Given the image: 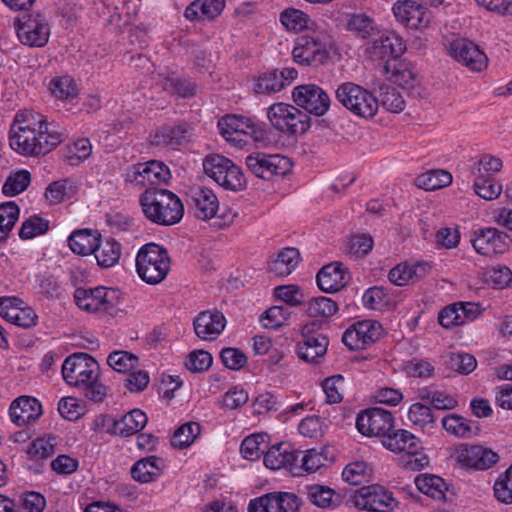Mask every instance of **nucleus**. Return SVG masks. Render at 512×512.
Instances as JSON below:
<instances>
[{
	"label": "nucleus",
	"instance_id": "obj_1",
	"mask_svg": "<svg viewBox=\"0 0 512 512\" xmlns=\"http://www.w3.org/2000/svg\"><path fill=\"white\" fill-rule=\"evenodd\" d=\"M10 148L23 157H40L62 142V134L51 130L43 116L30 110L18 111L8 132Z\"/></svg>",
	"mask_w": 512,
	"mask_h": 512
},
{
	"label": "nucleus",
	"instance_id": "obj_2",
	"mask_svg": "<svg viewBox=\"0 0 512 512\" xmlns=\"http://www.w3.org/2000/svg\"><path fill=\"white\" fill-rule=\"evenodd\" d=\"M63 380L69 386L86 390V397L98 402L106 395V388L98 383L100 366L86 353L68 356L61 367Z\"/></svg>",
	"mask_w": 512,
	"mask_h": 512
},
{
	"label": "nucleus",
	"instance_id": "obj_3",
	"mask_svg": "<svg viewBox=\"0 0 512 512\" xmlns=\"http://www.w3.org/2000/svg\"><path fill=\"white\" fill-rule=\"evenodd\" d=\"M140 204L145 217L158 225H174L182 219L184 214V206L180 198L167 189H145L140 197Z\"/></svg>",
	"mask_w": 512,
	"mask_h": 512
},
{
	"label": "nucleus",
	"instance_id": "obj_4",
	"mask_svg": "<svg viewBox=\"0 0 512 512\" xmlns=\"http://www.w3.org/2000/svg\"><path fill=\"white\" fill-rule=\"evenodd\" d=\"M170 270V257L167 250L155 243L140 248L136 255V271L147 284L162 282Z\"/></svg>",
	"mask_w": 512,
	"mask_h": 512
},
{
	"label": "nucleus",
	"instance_id": "obj_5",
	"mask_svg": "<svg viewBox=\"0 0 512 512\" xmlns=\"http://www.w3.org/2000/svg\"><path fill=\"white\" fill-rule=\"evenodd\" d=\"M382 445L393 453L404 454L403 465L407 470H421L428 464L422 442L411 432L399 429L382 439Z\"/></svg>",
	"mask_w": 512,
	"mask_h": 512
},
{
	"label": "nucleus",
	"instance_id": "obj_6",
	"mask_svg": "<svg viewBox=\"0 0 512 512\" xmlns=\"http://www.w3.org/2000/svg\"><path fill=\"white\" fill-rule=\"evenodd\" d=\"M330 35L325 29L317 27L296 39L292 54L294 60L302 65L318 66L329 58Z\"/></svg>",
	"mask_w": 512,
	"mask_h": 512
},
{
	"label": "nucleus",
	"instance_id": "obj_7",
	"mask_svg": "<svg viewBox=\"0 0 512 512\" xmlns=\"http://www.w3.org/2000/svg\"><path fill=\"white\" fill-rule=\"evenodd\" d=\"M336 100L354 115L372 118L378 111V99L353 82L341 83L335 90Z\"/></svg>",
	"mask_w": 512,
	"mask_h": 512
},
{
	"label": "nucleus",
	"instance_id": "obj_8",
	"mask_svg": "<svg viewBox=\"0 0 512 512\" xmlns=\"http://www.w3.org/2000/svg\"><path fill=\"white\" fill-rule=\"evenodd\" d=\"M271 125L289 135H302L310 128L309 116L294 105L278 102L270 105L266 112Z\"/></svg>",
	"mask_w": 512,
	"mask_h": 512
},
{
	"label": "nucleus",
	"instance_id": "obj_9",
	"mask_svg": "<svg viewBox=\"0 0 512 512\" xmlns=\"http://www.w3.org/2000/svg\"><path fill=\"white\" fill-rule=\"evenodd\" d=\"M203 169L219 186L227 190L239 191L246 186L241 168L222 155L206 156L203 160Z\"/></svg>",
	"mask_w": 512,
	"mask_h": 512
},
{
	"label": "nucleus",
	"instance_id": "obj_10",
	"mask_svg": "<svg viewBox=\"0 0 512 512\" xmlns=\"http://www.w3.org/2000/svg\"><path fill=\"white\" fill-rule=\"evenodd\" d=\"M74 299L80 309L89 313H111L120 302V292L103 286L78 288L75 290Z\"/></svg>",
	"mask_w": 512,
	"mask_h": 512
},
{
	"label": "nucleus",
	"instance_id": "obj_11",
	"mask_svg": "<svg viewBox=\"0 0 512 512\" xmlns=\"http://www.w3.org/2000/svg\"><path fill=\"white\" fill-rule=\"evenodd\" d=\"M17 37L30 47H42L49 39L50 29L46 19L40 13L23 14L15 21Z\"/></svg>",
	"mask_w": 512,
	"mask_h": 512
},
{
	"label": "nucleus",
	"instance_id": "obj_12",
	"mask_svg": "<svg viewBox=\"0 0 512 512\" xmlns=\"http://www.w3.org/2000/svg\"><path fill=\"white\" fill-rule=\"evenodd\" d=\"M220 134L229 142L241 144L246 142L243 137H250L254 141L264 139V131L251 119L238 115H226L218 121Z\"/></svg>",
	"mask_w": 512,
	"mask_h": 512
},
{
	"label": "nucleus",
	"instance_id": "obj_13",
	"mask_svg": "<svg viewBox=\"0 0 512 512\" xmlns=\"http://www.w3.org/2000/svg\"><path fill=\"white\" fill-rule=\"evenodd\" d=\"M353 505L369 512H392L397 501L393 494L380 485H370L360 488L352 497Z\"/></svg>",
	"mask_w": 512,
	"mask_h": 512
},
{
	"label": "nucleus",
	"instance_id": "obj_14",
	"mask_svg": "<svg viewBox=\"0 0 512 512\" xmlns=\"http://www.w3.org/2000/svg\"><path fill=\"white\" fill-rule=\"evenodd\" d=\"M395 418L392 412L374 407L360 412L356 419L358 431L368 437L384 439L394 428Z\"/></svg>",
	"mask_w": 512,
	"mask_h": 512
},
{
	"label": "nucleus",
	"instance_id": "obj_15",
	"mask_svg": "<svg viewBox=\"0 0 512 512\" xmlns=\"http://www.w3.org/2000/svg\"><path fill=\"white\" fill-rule=\"evenodd\" d=\"M245 163L255 176L265 180L282 177L291 169L290 160L277 154L252 153L246 157Z\"/></svg>",
	"mask_w": 512,
	"mask_h": 512
},
{
	"label": "nucleus",
	"instance_id": "obj_16",
	"mask_svg": "<svg viewBox=\"0 0 512 512\" xmlns=\"http://www.w3.org/2000/svg\"><path fill=\"white\" fill-rule=\"evenodd\" d=\"M170 178V171L162 162L152 160L146 163L133 165L126 173V181L140 188H155L166 183Z\"/></svg>",
	"mask_w": 512,
	"mask_h": 512
},
{
	"label": "nucleus",
	"instance_id": "obj_17",
	"mask_svg": "<svg viewBox=\"0 0 512 512\" xmlns=\"http://www.w3.org/2000/svg\"><path fill=\"white\" fill-rule=\"evenodd\" d=\"M300 498L292 492L274 491L249 501L247 512H298Z\"/></svg>",
	"mask_w": 512,
	"mask_h": 512
},
{
	"label": "nucleus",
	"instance_id": "obj_18",
	"mask_svg": "<svg viewBox=\"0 0 512 512\" xmlns=\"http://www.w3.org/2000/svg\"><path fill=\"white\" fill-rule=\"evenodd\" d=\"M449 55L473 72H481L488 66V57L480 47L466 38L453 39L448 45Z\"/></svg>",
	"mask_w": 512,
	"mask_h": 512
},
{
	"label": "nucleus",
	"instance_id": "obj_19",
	"mask_svg": "<svg viewBox=\"0 0 512 512\" xmlns=\"http://www.w3.org/2000/svg\"><path fill=\"white\" fill-rule=\"evenodd\" d=\"M292 97L298 107L316 116L324 115L331 105L327 92L312 83L296 86L292 91Z\"/></svg>",
	"mask_w": 512,
	"mask_h": 512
},
{
	"label": "nucleus",
	"instance_id": "obj_20",
	"mask_svg": "<svg viewBox=\"0 0 512 512\" xmlns=\"http://www.w3.org/2000/svg\"><path fill=\"white\" fill-rule=\"evenodd\" d=\"M318 328L315 322L307 323L301 328L302 340L297 344V354L306 362H317L327 351L328 338Z\"/></svg>",
	"mask_w": 512,
	"mask_h": 512
},
{
	"label": "nucleus",
	"instance_id": "obj_21",
	"mask_svg": "<svg viewBox=\"0 0 512 512\" xmlns=\"http://www.w3.org/2000/svg\"><path fill=\"white\" fill-rule=\"evenodd\" d=\"M383 328L375 320H362L346 329L342 341L350 350L365 349L382 336Z\"/></svg>",
	"mask_w": 512,
	"mask_h": 512
},
{
	"label": "nucleus",
	"instance_id": "obj_22",
	"mask_svg": "<svg viewBox=\"0 0 512 512\" xmlns=\"http://www.w3.org/2000/svg\"><path fill=\"white\" fill-rule=\"evenodd\" d=\"M470 242L479 255L493 257L508 250L510 238L496 228H484L473 231Z\"/></svg>",
	"mask_w": 512,
	"mask_h": 512
},
{
	"label": "nucleus",
	"instance_id": "obj_23",
	"mask_svg": "<svg viewBox=\"0 0 512 512\" xmlns=\"http://www.w3.org/2000/svg\"><path fill=\"white\" fill-rule=\"evenodd\" d=\"M392 13L397 22L411 29L427 27L432 17L428 8L415 0L396 1Z\"/></svg>",
	"mask_w": 512,
	"mask_h": 512
},
{
	"label": "nucleus",
	"instance_id": "obj_24",
	"mask_svg": "<svg viewBox=\"0 0 512 512\" xmlns=\"http://www.w3.org/2000/svg\"><path fill=\"white\" fill-rule=\"evenodd\" d=\"M499 459L497 452L482 445H463L456 453V461L460 466L478 471L490 469Z\"/></svg>",
	"mask_w": 512,
	"mask_h": 512
},
{
	"label": "nucleus",
	"instance_id": "obj_25",
	"mask_svg": "<svg viewBox=\"0 0 512 512\" xmlns=\"http://www.w3.org/2000/svg\"><path fill=\"white\" fill-rule=\"evenodd\" d=\"M367 43V51L372 58H397L404 53V40L393 31H380Z\"/></svg>",
	"mask_w": 512,
	"mask_h": 512
},
{
	"label": "nucleus",
	"instance_id": "obj_26",
	"mask_svg": "<svg viewBox=\"0 0 512 512\" xmlns=\"http://www.w3.org/2000/svg\"><path fill=\"white\" fill-rule=\"evenodd\" d=\"M9 415L14 424L25 426L35 422L42 415V405L34 397L20 396L12 401Z\"/></svg>",
	"mask_w": 512,
	"mask_h": 512
},
{
	"label": "nucleus",
	"instance_id": "obj_27",
	"mask_svg": "<svg viewBox=\"0 0 512 512\" xmlns=\"http://www.w3.org/2000/svg\"><path fill=\"white\" fill-rule=\"evenodd\" d=\"M431 269L427 262L405 261L393 267L388 274V279L396 286H405L425 277Z\"/></svg>",
	"mask_w": 512,
	"mask_h": 512
},
{
	"label": "nucleus",
	"instance_id": "obj_28",
	"mask_svg": "<svg viewBox=\"0 0 512 512\" xmlns=\"http://www.w3.org/2000/svg\"><path fill=\"white\" fill-rule=\"evenodd\" d=\"M194 331L202 340H215L224 330L226 319L219 311H203L194 320Z\"/></svg>",
	"mask_w": 512,
	"mask_h": 512
},
{
	"label": "nucleus",
	"instance_id": "obj_29",
	"mask_svg": "<svg viewBox=\"0 0 512 512\" xmlns=\"http://www.w3.org/2000/svg\"><path fill=\"white\" fill-rule=\"evenodd\" d=\"M190 199V207L198 219L209 220L216 215L219 201L212 190L198 187L192 190Z\"/></svg>",
	"mask_w": 512,
	"mask_h": 512
},
{
	"label": "nucleus",
	"instance_id": "obj_30",
	"mask_svg": "<svg viewBox=\"0 0 512 512\" xmlns=\"http://www.w3.org/2000/svg\"><path fill=\"white\" fill-rule=\"evenodd\" d=\"M188 126L186 123L163 125L149 135V142L156 147H174L186 140Z\"/></svg>",
	"mask_w": 512,
	"mask_h": 512
},
{
	"label": "nucleus",
	"instance_id": "obj_31",
	"mask_svg": "<svg viewBox=\"0 0 512 512\" xmlns=\"http://www.w3.org/2000/svg\"><path fill=\"white\" fill-rule=\"evenodd\" d=\"M301 452L296 451L289 443L272 446L264 454V465L271 470L290 468Z\"/></svg>",
	"mask_w": 512,
	"mask_h": 512
},
{
	"label": "nucleus",
	"instance_id": "obj_32",
	"mask_svg": "<svg viewBox=\"0 0 512 512\" xmlns=\"http://www.w3.org/2000/svg\"><path fill=\"white\" fill-rule=\"evenodd\" d=\"M346 284V273L341 263H330L324 266L317 274V285L324 292H337Z\"/></svg>",
	"mask_w": 512,
	"mask_h": 512
},
{
	"label": "nucleus",
	"instance_id": "obj_33",
	"mask_svg": "<svg viewBox=\"0 0 512 512\" xmlns=\"http://www.w3.org/2000/svg\"><path fill=\"white\" fill-rule=\"evenodd\" d=\"M225 7V0H195L186 7L184 16L190 21L213 20Z\"/></svg>",
	"mask_w": 512,
	"mask_h": 512
},
{
	"label": "nucleus",
	"instance_id": "obj_34",
	"mask_svg": "<svg viewBox=\"0 0 512 512\" xmlns=\"http://www.w3.org/2000/svg\"><path fill=\"white\" fill-rule=\"evenodd\" d=\"M345 29L360 39L376 36L378 25L374 18L364 12L348 13L345 16Z\"/></svg>",
	"mask_w": 512,
	"mask_h": 512
},
{
	"label": "nucleus",
	"instance_id": "obj_35",
	"mask_svg": "<svg viewBox=\"0 0 512 512\" xmlns=\"http://www.w3.org/2000/svg\"><path fill=\"white\" fill-rule=\"evenodd\" d=\"M164 461L160 457L148 456L138 460L131 468L132 478L140 483H149L162 472Z\"/></svg>",
	"mask_w": 512,
	"mask_h": 512
},
{
	"label": "nucleus",
	"instance_id": "obj_36",
	"mask_svg": "<svg viewBox=\"0 0 512 512\" xmlns=\"http://www.w3.org/2000/svg\"><path fill=\"white\" fill-rule=\"evenodd\" d=\"M100 237V234L96 230H76L69 236L68 245L76 254L89 255L97 248Z\"/></svg>",
	"mask_w": 512,
	"mask_h": 512
},
{
	"label": "nucleus",
	"instance_id": "obj_37",
	"mask_svg": "<svg viewBox=\"0 0 512 512\" xmlns=\"http://www.w3.org/2000/svg\"><path fill=\"white\" fill-rule=\"evenodd\" d=\"M148 418L140 409H134L115 421L114 431L120 436H130L141 431L147 424Z\"/></svg>",
	"mask_w": 512,
	"mask_h": 512
},
{
	"label": "nucleus",
	"instance_id": "obj_38",
	"mask_svg": "<svg viewBox=\"0 0 512 512\" xmlns=\"http://www.w3.org/2000/svg\"><path fill=\"white\" fill-rule=\"evenodd\" d=\"M280 21L287 30L294 32H310L319 27L306 13L295 8L285 9L280 14Z\"/></svg>",
	"mask_w": 512,
	"mask_h": 512
},
{
	"label": "nucleus",
	"instance_id": "obj_39",
	"mask_svg": "<svg viewBox=\"0 0 512 512\" xmlns=\"http://www.w3.org/2000/svg\"><path fill=\"white\" fill-rule=\"evenodd\" d=\"M415 485L417 489L436 500L445 498L448 490V485L443 478L434 474H421L415 478Z\"/></svg>",
	"mask_w": 512,
	"mask_h": 512
},
{
	"label": "nucleus",
	"instance_id": "obj_40",
	"mask_svg": "<svg viewBox=\"0 0 512 512\" xmlns=\"http://www.w3.org/2000/svg\"><path fill=\"white\" fill-rule=\"evenodd\" d=\"M99 266L110 268L118 263L121 255V247L114 239L99 241L93 252Z\"/></svg>",
	"mask_w": 512,
	"mask_h": 512
},
{
	"label": "nucleus",
	"instance_id": "obj_41",
	"mask_svg": "<svg viewBox=\"0 0 512 512\" xmlns=\"http://www.w3.org/2000/svg\"><path fill=\"white\" fill-rule=\"evenodd\" d=\"M299 263V251L296 248L281 250L275 260L269 264V270L277 276H288Z\"/></svg>",
	"mask_w": 512,
	"mask_h": 512
},
{
	"label": "nucleus",
	"instance_id": "obj_42",
	"mask_svg": "<svg viewBox=\"0 0 512 512\" xmlns=\"http://www.w3.org/2000/svg\"><path fill=\"white\" fill-rule=\"evenodd\" d=\"M503 168V162L499 157L491 154L482 155L471 168V173L474 178H483L485 180L496 179L495 175L498 174Z\"/></svg>",
	"mask_w": 512,
	"mask_h": 512
},
{
	"label": "nucleus",
	"instance_id": "obj_43",
	"mask_svg": "<svg viewBox=\"0 0 512 512\" xmlns=\"http://www.w3.org/2000/svg\"><path fill=\"white\" fill-rule=\"evenodd\" d=\"M57 444L58 439L56 436L47 435L38 437L29 444L26 453L31 460H45L55 453Z\"/></svg>",
	"mask_w": 512,
	"mask_h": 512
},
{
	"label": "nucleus",
	"instance_id": "obj_44",
	"mask_svg": "<svg viewBox=\"0 0 512 512\" xmlns=\"http://www.w3.org/2000/svg\"><path fill=\"white\" fill-rule=\"evenodd\" d=\"M201 433V427L197 422H187L178 427L172 435L171 445L177 449H185L191 446Z\"/></svg>",
	"mask_w": 512,
	"mask_h": 512
},
{
	"label": "nucleus",
	"instance_id": "obj_45",
	"mask_svg": "<svg viewBox=\"0 0 512 512\" xmlns=\"http://www.w3.org/2000/svg\"><path fill=\"white\" fill-rule=\"evenodd\" d=\"M417 186L434 191L449 186L452 183V175L445 170H432L417 177Z\"/></svg>",
	"mask_w": 512,
	"mask_h": 512
},
{
	"label": "nucleus",
	"instance_id": "obj_46",
	"mask_svg": "<svg viewBox=\"0 0 512 512\" xmlns=\"http://www.w3.org/2000/svg\"><path fill=\"white\" fill-rule=\"evenodd\" d=\"M305 312L309 317H331L338 311L337 303L331 298L320 296L307 301L305 304Z\"/></svg>",
	"mask_w": 512,
	"mask_h": 512
},
{
	"label": "nucleus",
	"instance_id": "obj_47",
	"mask_svg": "<svg viewBox=\"0 0 512 512\" xmlns=\"http://www.w3.org/2000/svg\"><path fill=\"white\" fill-rule=\"evenodd\" d=\"M442 426L449 434L459 438H469L474 434L472 422L457 414L445 416Z\"/></svg>",
	"mask_w": 512,
	"mask_h": 512
},
{
	"label": "nucleus",
	"instance_id": "obj_48",
	"mask_svg": "<svg viewBox=\"0 0 512 512\" xmlns=\"http://www.w3.org/2000/svg\"><path fill=\"white\" fill-rule=\"evenodd\" d=\"M162 88L181 97H189L195 94L196 86L193 82L181 79L175 73H170L161 80Z\"/></svg>",
	"mask_w": 512,
	"mask_h": 512
},
{
	"label": "nucleus",
	"instance_id": "obj_49",
	"mask_svg": "<svg viewBox=\"0 0 512 512\" xmlns=\"http://www.w3.org/2000/svg\"><path fill=\"white\" fill-rule=\"evenodd\" d=\"M19 218V207L14 202L0 204V242L6 241Z\"/></svg>",
	"mask_w": 512,
	"mask_h": 512
},
{
	"label": "nucleus",
	"instance_id": "obj_50",
	"mask_svg": "<svg viewBox=\"0 0 512 512\" xmlns=\"http://www.w3.org/2000/svg\"><path fill=\"white\" fill-rule=\"evenodd\" d=\"M51 93L65 101H72L78 95V87L75 81L69 76L57 77L49 84Z\"/></svg>",
	"mask_w": 512,
	"mask_h": 512
},
{
	"label": "nucleus",
	"instance_id": "obj_51",
	"mask_svg": "<svg viewBox=\"0 0 512 512\" xmlns=\"http://www.w3.org/2000/svg\"><path fill=\"white\" fill-rule=\"evenodd\" d=\"M31 182V174L22 169L11 172L3 184L2 191L7 196H15L27 189Z\"/></svg>",
	"mask_w": 512,
	"mask_h": 512
},
{
	"label": "nucleus",
	"instance_id": "obj_52",
	"mask_svg": "<svg viewBox=\"0 0 512 512\" xmlns=\"http://www.w3.org/2000/svg\"><path fill=\"white\" fill-rule=\"evenodd\" d=\"M108 365L119 373H127L137 368L139 359L127 351H113L107 357Z\"/></svg>",
	"mask_w": 512,
	"mask_h": 512
},
{
	"label": "nucleus",
	"instance_id": "obj_53",
	"mask_svg": "<svg viewBox=\"0 0 512 512\" xmlns=\"http://www.w3.org/2000/svg\"><path fill=\"white\" fill-rule=\"evenodd\" d=\"M49 230V220L32 215L22 222L19 237L23 240L33 239L44 235Z\"/></svg>",
	"mask_w": 512,
	"mask_h": 512
},
{
	"label": "nucleus",
	"instance_id": "obj_54",
	"mask_svg": "<svg viewBox=\"0 0 512 512\" xmlns=\"http://www.w3.org/2000/svg\"><path fill=\"white\" fill-rule=\"evenodd\" d=\"M392 113H399L405 107V101L398 90L391 86H383L380 89V95L378 99V105Z\"/></svg>",
	"mask_w": 512,
	"mask_h": 512
},
{
	"label": "nucleus",
	"instance_id": "obj_55",
	"mask_svg": "<svg viewBox=\"0 0 512 512\" xmlns=\"http://www.w3.org/2000/svg\"><path fill=\"white\" fill-rule=\"evenodd\" d=\"M446 364L453 371L463 375L470 374L477 367L475 357L464 352L450 353L447 356Z\"/></svg>",
	"mask_w": 512,
	"mask_h": 512
},
{
	"label": "nucleus",
	"instance_id": "obj_56",
	"mask_svg": "<svg viewBox=\"0 0 512 512\" xmlns=\"http://www.w3.org/2000/svg\"><path fill=\"white\" fill-rule=\"evenodd\" d=\"M308 499L320 508H328L333 504L335 491L328 486L312 484L305 487Z\"/></svg>",
	"mask_w": 512,
	"mask_h": 512
},
{
	"label": "nucleus",
	"instance_id": "obj_57",
	"mask_svg": "<svg viewBox=\"0 0 512 512\" xmlns=\"http://www.w3.org/2000/svg\"><path fill=\"white\" fill-rule=\"evenodd\" d=\"M266 435L252 434L247 436L241 443L240 452L245 459L256 460L264 452Z\"/></svg>",
	"mask_w": 512,
	"mask_h": 512
},
{
	"label": "nucleus",
	"instance_id": "obj_58",
	"mask_svg": "<svg viewBox=\"0 0 512 512\" xmlns=\"http://www.w3.org/2000/svg\"><path fill=\"white\" fill-rule=\"evenodd\" d=\"M408 419L413 425L422 429H431L435 423L431 409L422 403H414L410 406Z\"/></svg>",
	"mask_w": 512,
	"mask_h": 512
},
{
	"label": "nucleus",
	"instance_id": "obj_59",
	"mask_svg": "<svg viewBox=\"0 0 512 512\" xmlns=\"http://www.w3.org/2000/svg\"><path fill=\"white\" fill-rule=\"evenodd\" d=\"M363 305L371 310H383L390 304V297L385 288L374 286L367 289L362 297Z\"/></svg>",
	"mask_w": 512,
	"mask_h": 512
},
{
	"label": "nucleus",
	"instance_id": "obj_60",
	"mask_svg": "<svg viewBox=\"0 0 512 512\" xmlns=\"http://www.w3.org/2000/svg\"><path fill=\"white\" fill-rule=\"evenodd\" d=\"M421 398L439 410H450L455 408L458 404L454 396L439 390H422Z\"/></svg>",
	"mask_w": 512,
	"mask_h": 512
},
{
	"label": "nucleus",
	"instance_id": "obj_61",
	"mask_svg": "<svg viewBox=\"0 0 512 512\" xmlns=\"http://www.w3.org/2000/svg\"><path fill=\"white\" fill-rule=\"evenodd\" d=\"M91 153L92 145L88 138H79L67 145L66 149V157L72 165L85 161Z\"/></svg>",
	"mask_w": 512,
	"mask_h": 512
},
{
	"label": "nucleus",
	"instance_id": "obj_62",
	"mask_svg": "<svg viewBox=\"0 0 512 512\" xmlns=\"http://www.w3.org/2000/svg\"><path fill=\"white\" fill-rule=\"evenodd\" d=\"M495 498L504 504H512V465L494 483Z\"/></svg>",
	"mask_w": 512,
	"mask_h": 512
},
{
	"label": "nucleus",
	"instance_id": "obj_63",
	"mask_svg": "<svg viewBox=\"0 0 512 512\" xmlns=\"http://www.w3.org/2000/svg\"><path fill=\"white\" fill-rule=\"evenodd\" d=\"M289 316L290 312L287 307L273 306L264 312L260 321L266 329H277L286 323Z\"/></svg>",
	"mask_w": 512,
	"mask_h": 512
},
{
	"label": "nucleus",
	"instance_id": "obj_64",
	"mask_svg": "<svg viewBox=\"0 0 512 512\" xmlns=\"http://www.w3.org/2000/svg\"><path fill=\"white\" fill-rule=\"evenodd\" d=\"M473 189L479 197L491 201L501 195L502 185L496 179L474 178Z\"/></svg>",
	"mask_w": 512,
	"mask_h": 512
}]
</instances>
